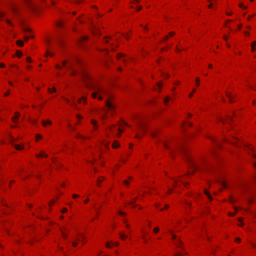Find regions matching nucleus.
<instances>
[{"label":"nucleus","instance_id":"obj_1","mask_svg":"<svg viewBox=\"0 0 256 256\" xmlns=\"http://www.w3.org/2000/svg\"><path fill=\"white\" fill-rule=\"evenodd\" d=\"M78 74L80 76L81 78L84 80V82H86V84L88 86V84L87 83L86 81L90 78L88 74L84 70H82L79 72Z\"/></svg>","mask_w":256,"mask_h":256},{"label":"nucleus","instance_id":"obj_2","mask_svg":"<svg viewBox=\"0 0 256 256\" xmlns=\"http://www.w3.org/2000/svg\"><path fill=\"white\" fill-rule=\"evenodd\" d=\"M106 106L110 110H114L115 108V105L110 100H107L106 102Z\"/></svg>","mask_w":256,"mask_h":256},{"label":"nucleus","instance_id":"obj_3","mask_svg":"<svg viewBox=\"0 0 256 256\" xmlns=\"http://www.w3.org/2000/svg\"><path fill=\"white\" fill-rule=\"evenodd\" d=\"M100 93H105V91L102 88H96V92L92 94V96L93 98H96L97 94Z\"/></svg>","mask_w":256,"mask_h":256},{"label":"nucleus","instance_id":"obj_4","mask_svg":"<svg viewBox=\"0 0 256 256\" xmlns=\"http://www.w3.org/2000/svg\"><path fill=\"white\" fill-rule=\"evenodd\" d=\"M10 142L16 148V149L18 150H20L23 149V147L20 146V145L14 144V140L12 136H10Z\"/></svg>","mask_w":256,"mask_h":256},{"label":"nucleus","instance_id":"obj_5","mask_svg":"<svg viewBox=\"0 0 256 256\" xmlns=\"http://www.w3.org/2000/svg\"><path fill=\"white\" fill-rule=\"evenodd\" d=\"M118 58L120 60H122L124 62H126V59L124 58V54H118Z\"/></svg>","mask_w":256,"mask_h":256},{"label":"nucleus","instance_id":"obj_6","mask_svg":"<svg viewBox=\"0 0 256 256\" xmlns=\"http://www.w3.org/2000/svg\"><path fill=\"white\" fill-rule=\"evenodd\" d=\"M226 96L229 99V101L231 102H233V100H232L233 96L232 95V94L227 93Z\"/></svg>","mask_w":256,"mask_h":256},{"label":"nucleus","instance_id":"obj_7","mask_svg":"<svg viewBox=\"0 0 256 256\" xmlns=\"http://www.w3.org/2000/svg\"><path fill=\"white\" fill-rule=\"evenodd\" d=\"M204 193L208 196V199L210 200H212V196H211V195L210 194V193L206 190H204Z\"/></svg>","mask_w":256,"mask_h":256},{"label":"nucleus","instance_id":"obj_8","mask_svg":"<svg viewBox=\"0 0 256 256\" xmlns=\"http://www.w3.org/2000/svg\"><path fill=\"white\" fill-rule=\"evenodd\" d=\"M37 157H44L47 158L48 156L46 154H45L43 152H41L40 154L39 155H36Z\"/></svg>","mask_w":256,"mask_h":256},{"label":"nucleus","instance_id":"obj_9","mask_svg":"<svg viewBox=\"0 0 256 256\" xmlns=\"http://www.w3.org/2000/svg\"><path fill=\"white\" fill-rule=\"evenodd\" d=\"M119 146H120V145L118 144V142L116 141H114L112 144V148H118Z\"/></svg>","mask_w":256,"mask_h":256},{"label":"nucleus","instance_id":"obj_10","mask_svg":"<svg viewBox=\"0 0 256 256\" xmlns=\"http://www.w3.org/2000/svg\"><path fill=\"white\" fill-rule=\"evenodd\" d=\"M137 200V198H135L133 199V200L129 202V204L132 205L133 207H135L136 205L134 204V202H135Z\"/></svg>","mask_w":256,"mask_h":256},{"label":"nucleus","instance_id":"obj_11","mask_svg":"<svg viewBox=\"0 0 256 256\" xmlns=\"http://www.w3.org/2000/svg\"><path fill=\"white\" fill-rule=\"evenodd\" d=\"M16 44L20 46H22L24 44V42L21 40H18Z\"/></svg>","mask_w":256,"mask_h":256},{"label":"nucleus","instance_id":"obj_12","mask_svg":"<svg viewBox=\"0 0 256 256\" xmlns=\"http://www.w3.org/2000/svg\"><path fill=\"white\" fill-rule=\"evenodd\" d=\"M190 161V162L192 166L194 168H196V166L195 164L191 160H188Z\"/></svg>","mask_w":256,"mask_h":256},{"label":"nucleus","instance_id":"obj_13","mask_svg":"<svg viewBox=\"0 0 256 256\" xmlns=\"http://www.w3.org/2000/svg\"><path fill=\"white\" fill-rule=\"evenodd\" d=\"M120 238L122 240H124V238H127V236L124 234H122V233H120Z\"/></svg>","mask_w":256,"mask_h":256},{"label":"nucleus","instance_id":"obj_14","mask_svg":"<svg viewBox=\"0 0 256 256\" xmlns=\"http://www.w3.org/2000/svg\"><path fill=\"white\" fill-rule=\"evenodd\" d=\"M52 124V122H50V121H48V122H45L44 120H43L42 122V124L44 126H46V124Z\"/></svg>","mask_w":256,"mask_h":256},{"label":"nucleus","instance_id":"obj_15","mask_svg":"<svg viewBox=\"0 0 256 256\" xmlns=\"http://www.w3.org/2000/svg\"><path fill=\"white\" fill-rule=\"evenodd\" d=\"M256 45V42L254 41L252 44V50L254 52V46Z\"/></svg>","mask_w":256,"mask_h":256},{"label":"nucleus","instance_id":"obj_16","mask_svg":"<svg viewBox=\"0 0 256 256\" xmlns=\"http://www.w3.org/2000/svg\"><path fill=\"white\" fill-rule=\"evenodd\" d=\"M76 136L78 138H82V139H84L85 140L86 139V138L82 136V135H80V134H77Z\"/></svg>","mask_w":256,"mask_h":256},{"label":"nucleus","instance_id":"obj_17","mask_svg":"<svg viewBox=\"0 0 256 256\" xmlns=\"http://www.w3.org/2000/svg\"><path fill=\"white\" fill-rule=\"evenodd\" d=\"M18 120V118L16 117V116H13L12 118V121L14 122H17V120Z\"/></svg>","mask_w":256,"mask_h":256},{"label":"nucleus","instance_id":"obj_18","mask_svg":"<svg viewBox=\"0 0 256 256\" xmlns=\"http://www.w3.org/2000/svg\"><path fill=\"white\" fill-rule=\"evenodd\" d=\"M163 145L164 146V148L168 150H169L170 149V147L169 146H168V144L166 143V142H163Z\"/></svg>","mask_w":256,"mask_h":256},{"label":"nucleus","instance_id":"obj_19","mask_svg":"<svg viewBox=\"0 0 256 256\" xmlns=\"http://www.w3.org/2000/svg\"><path fill=\"white\" fill-rule=\"evenodd\" d=\"M82 99L84 100V103L86 102V98L85 96H82V99H78V102L79 103H80L82 100Z\"/></svg>","mask_w":256,"mask_h":256},{"label":"nucleus","instance_id":"obj_20","mask_svg":"<svg viewBox=\"0 0 256 256\" xmlns=\"http://www.w3.org/2000/svg\"><path fill=\"white\" fill-rule=\"evenodd\" d=\"M16 55L18 57H20L22 55V52L18 50L16 52Z\"/></svg>","mask_w":256,"mask_h":256},{"label":"nucleus","instance_id":"obj_21","mask_svg":"<svg viewBox=\"0 0 256 256\" xmlns=\"http://www.w3.org/2000/svg\"><path fill=\"white\" fill-rule=\"evenodd\" d=\"M140 130L142 132H144L145 131H146V130H145V128H144V126H140Z\"/></svg>","mask_w":256,"mask_h":256},{"label":"nucleus","instance_id":"obj_22","mask_svg":"<svg viewBox=\"0 0 256 256\" xmlns=\"http://www.w3.org/2000/svg\"><path fill=\"white\" fill-rule=\"evenodd\" d=\"M52 56L53 54L50 52L49 51L47 50L46 52V56Z\"/></svg>","mask_w":256,"mask_h":256},{"label":"nucleus","instance_id":"obj_23","mask_svg":"<svg viewBox=\"0 0 256 256\" xmlns=\"http://www.w3.org/2000/svg\"><path fill=\"white\" fill-rule=\"evenodd\" d=\"M88 39V37L86 36H83L81 38L80 40L84 41Z\"/></svg>","mask_w":256,"mask_h":256},{"label":"nucleus","instance_id":"obj_24","mask_svg":"<svg viewBox=\"0 0 256 256\" xmlns=\"http://www.w3.org/2000/svg\"><path fill=\"white\" fill-rule=\"evenodd\" d=\"M232 120V116H228L227 117L226 120L228 122H230Z\"/></svg>","mask_w":256,"mask_h":256},{"label":"nucleus","instance_id":"obj_25","mask_svg":"<svg viewBox=\"0 0 256 256\" xmlns=\"http://www.w3.org/2000/svg\"><path fill=\"white\" fill-rule=\"evenodd\" d=\"M154 232L155 233H158V232H159V228H158V227L155 228L154 229Z\"/></svg>","mask_w":256,"mask_h":256},{"label":"nucleus","instance_id":"obj_26","mask_svg":"<svg viewBox=\"0 0 256 256\" xmlns=\"http://www.w3.org/2000/svg\"><path fill=\"white\" fill-rule=\"evenodd\" d=\"M238 6L241 8H243L244 9H246V6H243V4L242 3H240L238 4Z\"/></svg>","mask_w":256,"mask_h":256},{"label":"nucleus","instance_id":"obj_27","mask_svg":"<svg viewBox=\"0 0 256 256\" xmlns=\"http://www.w3.org/2000/svg\"><path fill=\"white\" fill-rule=\"evenodd\" d=\"M91 122H92V124H93L94 126H95L96 124V120H92L91 121Z\"/></svg>","mask_w":256,"mask_h":256},{"label":"nucleus","instance_id":"obj_28","mask_svg":"<svg viewBox=\"0 0 256 256\" xmlns=\"http://www.w3.org/2000/svg\"><path fill=\"white\" fill-rule=\"evenodd\" d=\"M118 214L122 216H124L126 215V214L125 212L120 211L118 212Z\"/></svg>","mask_w":256,"mask_h":256},{"label":"nucleus","instance_id":"obj_29","mask_svg":"<svg viewBox=\"0 0 256 256\" xmlns=\"http://www.w3.org/2000/svg\"><path fill=\"white\" fill-rule=\"evenodd\" d=\"M196 85L197 86H198L199 85L200 78H196Z\"/></svg>","mask_w":256,"mask_h":256},{"label":"nucleus","instance_id":"obj_30","mask_svg":"<svg viewBox=\"0 0 256 256\" xmlns=\"http://www.w3.org/2000/svg\"><path fill=\"white\" fill-rule=\"evenodd\" d=\"M42 137V136L40 134H37L36 135V140L41 138Z\"/></svg>","mask_w":256,"mask_h":256},{"label":"nucleus","instance_id":"obj_31","mask_svg":"<svg viewBox=\"0 0 256 256\" xmlns=\"http://www.w3.org/2000/svg\"><path fill=\"white\" fill-rule=\"evenodd\" d=\"M221 184H222V186L224 188H226V184L224 182H221Z\"/></svg>","mask_w":256,"mask_h":256},{"label":"nucleus","instance_id":"obj_32","mask_svg":"<svg viewBox=\"0 0 256 256\" xmlns=\"http://www.w3.org/2000/svg\"><path fill=\"white\" fill-rule=\"evenodd\" d=\"M20 116V114L19 112H15V116H16V117H17V118H18V117Z\"/></svg>","mask_w":256,"mask_h":256},{"label":"nucleus","instance_id":"obj_33","mask_svg":"<svg viewBox=\"0 0 256 256\" xmlns=\"http://www.w3.org/2000/svg\"><path fill=\"white\" fill-rule=\"evenodd\" d=\"M104 179H105V178L104 177H102V180L100 179V178H98V182H100L102 180H104Z\"/></svg>","mask_w":256,"mask_h":256},{"label":"nucleus","instance_id":"obj_34","mask_svg":"<svg viewBox=\"0 0 256 256\" xmlns=\"http://www.w3.org/2000/svg\"><path fill=\"white\" fill-rule=\"evenodd\" d=\"M123 183H124V184H126V185H128V180H124Z\"/></svg>","mask_w":256,"mask_h":256},{"label":"nucleus","instance_id":"obj_35","mask_svg":"<svg viewBox=\"0 0 256 256\" xmlns=\"http://www.w3.org/2000/svg\"><path fill=\"white\" fill-rule=\"evenodd\" d=\"M67 212V209L66 208H64L62 210V213H64V212Z\"/></svg>","mask_w":256,"mask_h":256},{"label":"nucleus","instance_id":"obj_36","mask_svg":"<svg viewBox=\"0 0 256 256\" xmlns=\"http://www.w3.org/2000/svg\"><path fill=\"white\" fill-rule=\"evenodd\" d=\"M157 86L158 88H160L162 87V84L160 82H158L157 84Z\"/></svg>","mask_w":256,"mask_h":256},{"label":"nucleus","instance_id":"obj_37","mask_svg":"<svg viewBox=\"0 0 256 256\" xmlns=\"http://www.w3.org/2000/svg\"><path fill=\"white\" fill-rule=\"evenodd\" d=\"M235 241L238 242H240L241 240L240 238H236Z\"/></svg>","mask_w":256,"mask_h":256},{"label":"nucleus","instance_id":"obj_38","mask_svg":"<svg viewBox=\"0 0 256 256\" xmlns=\"http://www.w3.org/2000/svg\"><path fill=\"white\" fill-rule=\"evenodd\" d=\"M10 94V90H8L4 94V96H8Z\"/></svg>","mask_w":256,"mask_h":256},{"label":"nucleus","instance_id":"obj_39","mask_svg":"<svg viewBox=\"0 0 256 256\" xmlns=\"http://www.w3.org/2000/svg\"><path fill=\"white\" fill-rule=\"evenodd\" d=\"M56 68L58 70H60L62 68V67L58 64L56 66Z\"/></svg>","mask_w":256,"mask_h":256},{"label":"nucleus","instance_id":"obj_40","mask_svg":"<svg viewBox=\"0 0 256 256\" xmlns=\"http://www.w3.org/2000/svg\"><path fill=\"white\" fill-rule=\"evenodd\" d=\"M168 100H169V98H164V102L165 103L168 102Z\"/></svg>","mask_w":256,"mask_h":256},{"label":"nucleus","instance_id":"obj_41","mask_svg":"<svg viewBox=\"0 0 256 256\" xmlns=\"http://www.w3.org/2000/svg\"><path fill=\"white\" fill-rule=\"evenodd\" d=\"M174 34V32H170V34H169V35L170 36H173Z\"/></svg>","mask_w":256,"mask_h":256},{"label":"nucleus","instance_id":"obj_42","mask_svg":"<svg viewBox=\"0 0 256 256\" xmlns=\"http://www.w3.org/2000/svg\"><path fill=\"white\" fill-rule=\"evenodd\" d=\"M164 76H166V78H168L170 76L169 74H166V73H164Z\"/></svg>","mask_w":256,"mask_h":256},{"label":"nucleus","instance_id":"obj_43","mask_svg":"<svg viewBox=\"0 0 256 256\" xmlns=\"http://www.w3.org/2000/svg\"><path fill=\"white\" fill-rule=\"evenodd\" d=\"M62 235L64 238H66L67 236V234H64V232H62Z\"/></svg>","mask_w":256,"mask_h":256},{"label":"nucleus","instance_id":"obj_44","mask_svg":"<svg viewBox=\"0 0 256 256\" xmlns=\"http://www.w3.org/2000/svg\"><path fill=\"white\" fill-rule=\"evenodd\" d=\"M82 2V0H76V2L80 4Z\"/></svg>","mask_w":256,"mask_h":256},{"label":"nucleus","instance_id":"obj_45","mask_svg":"<svg viewBox=\"0 0 256 256\" xmlns=\"http://www.w3.org/2000/svg\"><path fill=\"white\" fill-rule=\"evenodd\" d=\"M106 246L108 248H111V246H110L109 242H107L106 244Z\"/></svg>","mask_w":256,"mask_h":256},{"label":"nucleus","instance_id":"obj_46","mask_svg":"<svg viewBox=\"0 0 256 256\" xmlns=\"http://www.w3.org/2000/svg\"><path fill=\"white\" fill-rule=\"evenodd\" d=\"M78 197V194H74L72 195V198H76Z\"/></svg>","mask_w":256,"mask_h":256},{"label":"nucleus","instance_id":"obj_47","mask_svg":"<svg viewBox=\"0 0 256 256\" xmlns=\"http://www.w3.org/2000/svg\"><path fill=\"white\" fill-rule=\"evenodd\" d=\"M72 246H76L77 245H78V243L76 242H73L72 243Z\"/></svg>","mask_w":256,"mask_h":256},{"label":"nucleus","instance_id":"obj_48","mask_svg":"<svg viewBox=\"0 0 256 256\" xmlns=\"http://www.w3.org/2000/svg\"><path fill=\"white\" fill-rule=\"evenodd\" d=\"M26 61L27 62H31V58L29 57L27 58H26Z\"/></svg>","mask_w":256,"mask_h":256},{"label":"nucleus","instance_id":"obj_49","mask_svg":"<svg viewBox=\"0 0 256 256\" xmlns=\"http://www.w3.org/2000/svg\"><path fill=\"white\" fill-rule=\"evenodd\" d=\"M6 22H7L8 24L11 25V26H12V23L10 22V20H6Z\"/></svg>","mask_w":256,"mask_h":256},{"label":"nucleus","instance_id":"obj_50","mask_svg":"<svg viewBox=\"0 0 256 256\" xmlns=\"http://www.w3.org/2000/svg\"><path fill=\"white\" fill-rule=\"evenodd\" d=\"M182 256V254H181L180 253H178V254H175L174 256Z\"/></svg>","mask_w":256,"mask_h":256},{"label":"nucleus","instance_id":"obj_51","mask_svg":"<svg viewBox=\"0 0 256 256\" xmlns=\"http://www.w3.org/2000/svg\"><path fill=\"white\" fill-rule=\"evenodd\" d=\"M0 66L2 67V68H4L5 66V65L4 64H0Z\"/></svg>","mask_w":256,"mask_h":256},{"label":"nucleus","instance_id":"obj_52","mask_svg":"<svg viewBox=\"0 0 256 256\" xmlns=\"http://www.w3.org/2000/svg\"><path fill=\"white\" fill-rule=\"evenodd\" d=\"M4 16V14L2 12H0V17H3Z\"/></svg>","mask_w":256,"mask_h":256},{"label":"nucleus","instance_id":"obj_53","mask_svg":"<svg viewBox=\"0 0 256 256\" xmlns=\"http://www.w3.org/2000/svg\"><path fill=\"white\" fill-rule=\"evenodd\" d=\"M28 38H28V36H25V37L24 38V40H25L26 41H28Z\"/></svg>","mask_w":256,"mask_h":256},{"label":"nucleus","instance_id":"obj_54","mask_svg":"<svg viewBox=\"0 0 256 256\" xmlns=\"http://www.w3.org/2000/svg\"><path fill=\"white\" fill-rule=\"evenodd\" d=\"M76 74V72L75 71L72 72V76Z\"/></svg>","mask_w":256,"mask_h":256},{"label":"nucleus","instance_id":"obj_55","mask_svg":"<svg viewBox=\"0 0 256 256\" xmlns=\"http://www.w3.org/2000/svg\"><path fill=\"white\" fill-rule=\"evenodd\" d=\"M118 131L120 132V133H121L123 132L124 130L121 129L120 128H118Z\"/></svg>","mask_w":256,"mask_h":256},{"label":"nucleus","instance_id":"obj_56","mask_svg":"<svg viewBox=\"0 0 256 256\" xmlns=\"http://www.w3.org/2000/svg\"><path fill=\"white\" fill-rule=\"evenodd\" d=\"M208 8H210L212 7V4H210L208 6Z\"/></svg>","mask_w":256,"mask_h":256},{"label":"nucleus","instance_id":"obj_57","mask_svg":"<svg viewBox=\"0 0 256 256\" xmlns=\"http://www.w3.org/2000/svg\"><path fill=\"white\" fill-rule=\"evenodd\" d=\"M172 189H170V188H169V189H168V191L167 193H168V194H170V192H172Z\"/></svg>","mask_w":256,"mask_h":256},{"label":"nucleus","instance_id":"obj_58","mask_svg":"<svg viewBox=\"0 0 256 256\" xmlns=\"http://www.w3.org/2000/svg\"><path fill=\"white\" fill-rule=\"evenodd\" d=\"M180 244H181V242L179 241L178 244H176L178 246L180 247Z\"/></svg>","mask_w":256,"mask_h":256},{"label":"nucleus","instance_id":"obj_59","mask_svg":"<svg viewBox=\"0 0 256 256\" xmlns=\"http://www.w3.org/2000/svg\"><path fill=\"white\" fill-rule=\"evenodd\" d=\"M238 220V221L240 222H242V218H239Z\"/></svg>","mask_w":256,"mask_h":256},{"label":"nucleus","instance_id":"obj_60","mask_svg":"<svg viewBox=\"0 0 256 256\" xmlns=\"http://www.w3.org/2000/svg\"><path fill=\"white\" fill-rule=\"evenodd\" d=\"M223 38L225 40H227V38L226 36H223Z\"/></svg>","mask_w":256,"mask_h":256},{"label":"nucleus","instance_id":"obj_61","mask_svg":"<svg viewBox=\"0 0 256 256\" xmlns=\"http://www.w3.org/2000/svg\"><path fill=\"white\" fill-rule=\"evenodd\" d=\"M52 92H56V89L54 87L52 88Z\"/></svg>","mask_w":256,"mask_h":256},{"label":"nucleus","instance_id":"obj_62","mask_svg":"<svg viewBox=\"0 0 256 256\" xmlns=\"http://www.w3.org/2000/svg\"><path fill=\"white\" fill-rule=\"evenodd\" d=\"M164 208H166H166H168V204H165V206H164Z\"/></svg>","mask_w":256,"mask_h":256},{"label":"nucleus","instance_id":"obj_63","mask_svg":"<svg viewBox=\"0 0 256 256\" xmlns=\"http://www.w3.org/2000/svg\"><path fill=\"white\" fill-rule=\"evenodd\" d=\"M248 148L250 149V150H252V148L250 146H248Z\"/></svg>","mask_w":256,"mask_h":256},{"label":"nucleus","instance_id":"obj_64","mask_svg":"<svg viewBox=\"0 0 256 256\" xmlns=\"http://www.w3.org/2000/svg\"><path fill=\"white\" fill-rule=\"evenodd\" d=\"M242 25L241 24H240V25L238 26V28L239 30H240V29L241 28H242Z\"/></svg>","mask_w":256,"mask_h":256}]
</instances>
